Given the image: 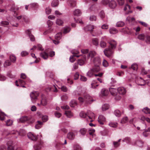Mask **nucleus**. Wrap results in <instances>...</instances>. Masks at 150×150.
<instances>
[{
    "label": "nucleus",
    "instance_id": "1",
    "mask_svg": "<svg viewBox=\"0 0 150 150\" xmlns=\"http://www.w3.org/2000/svg\"><path fill=\"white\" fill-rule=\"evenodd\" d=\"M101 63V59L99 57H94V72H97L100 70V66Z\"/></svg>",
    "mask_w": 150,
    "mask_h": 150
},
{
    "label": "nucleus",
    "instance_id": "4",
    "mask_svg": "<svg viewBox=\"0 0 150 150\" xmlns=\"http://www.w3.org/2000/svg\"><path fill=\"white\" fill-rule=\"evenodd\" d=\"M104 52L105 55L109 57L111 56L113 53V51L110 48H106L104 51Z\"/></svg>",
    "mask_w": 150,
    "mask_h": 150
},
{
    "label": "nucleus",
    "instance_id": "10",
    "mask_svg": "<svg viewBox=\"0 0 150 150\" xmlns=\"http://www.w3.org/2000/svg\"><path fill=\"white\" fill-rule=\"evenodd\" d=\"M30 31L31 30L30 29H28L26 31V32L29 36L30 40L32 41H33L35 40V38L34 36L31 34Z\"/></svg>",
    "mask_w": 150,
    "mask_h": 150
},
{
    "label": "nucleus",
    "instance_id": "61",
    "mask_svg": "<svg viewBox=\"0 0 150 150\" xmlns=\"http://www.w3.org/2000/svg\"><path fill=\"white\" fill-rule=\"evenodd\" d=\"M76 59L74 58V56H70L69 58L70 61L71 62H73Z\"/></svg>",
    "mask_w": 150,
    "mask_h": 150
},
{
    "label": "nucleus",
    "instance_id": "21",
    "mask_svg": "<svg viewBox=\"0 0 150 150\" xmlns=\"http://www.w3.org/2000/svg\"><path fill=\"white\" fill-rule=\"evenodd\" d=\"M28 119L27 117L24 116L21 117L19 119V120L21 122H24L28 120Z\"/></svg>",
    "mask_w": 150,
    "mask_h": 150
},
{
    "label": "nucleus",
    "instance_id": "29",
    "mask_svg": "<svg viewBox=\"0 0 150 150\" xmlns=\"http://www.w3.org/2000/svg\"><path fill=\"white\" fill-rule=\"evenodd\" d=\"M109 106L107 104H104L102 107V109L103 111H105L108 109Z\"/></svg>",
    "mask_w": 150,
    "mask_h": 150
},
{
    "label": "nucleus",
    "instance_id": "35",
    "mask_svg": "<svg viewBox=\"0 0 150 150\" xmlns=\"http://www.w3.org/2000/svg\"><path fill=\"white\" fill-rule=\"evenodd\" d=\"M143 142L140 140H138L137 141L136 143L134 144H136L137 146L139 147H141L143 145Z\"/></svg>",
    "mask_w": 150,
    "mask_h": 150
},
{
    "label": "nucleus",
    "instance_id": "59",
    "mask_svg": "<svg viewBox=\"0 0 150 150\" xmlns=\"http://www.w3.org/2000/svg\"><path fill=\"white\" fill-rule=\"evenodd\" d=\"M119 5L122 6L124 4V0H117Z\"/></svg>",
    "mask_w": 150,
    "mask_h": 150
},
{
    "label": "nucleus",
    "instance_id": "40",
    "mask_svg": "<svg viewBox=\"0 0 150 150\" xmlns=\"http://www.w3.org/2000/svg\"><path fill=\"white\" fill-rule=\"evenodd\" d=\"M47 102L45 99H42L41 101L40 104L43 106H45L47 105Z\"/></svg>",
    "mask_w": 150,
    "mask_h": 150
},
{
    "label": "nucleus",
    "instance_id": "46",
    "mask_svg": "<svg viewBox=\"0 0 150 150\" xmlns=\"http://www.w3.org/2000/svg\"><path fill=\"white\" fill-rule=\"evenodd\" d=\"M122 141L123 142H126L127 144H130L131 142V140L130 138L128 137L125 138Z\"/></svg>",
    "mask_w": 150,
    "mask_h": 150
},
{
    "label": "nucleus",
    "instance_id": "20",
    "mask_svg": "<svg viewBox=\"0 0 150 150\" xmlns=\"http://www.w3.org/2000/svg\"><path fill=\"white\" fill-rule=\"evenodd\" d=\"M101 93L103 96H105L108 94V90L103 88L101 90Z\"/></svg>",
    "mask_w": 150,
    "mask_h": 150
},
{
    "label": "nucleus",
    "instance_id": "44",
    "mask_svg": "<svg viewBox=\"0 0 150 150\" xmlns=\"http://www.w3.org/2000/svg\"><path fill=\"white\" fill-rule=\"evenodd\" d=\"M109 125L111 127H116L117 125V123L116 122H111L109 124Z\"/></svg>",
    "mask_w": 150,
    "mask_h": 150
},
{
    "label": "nucleus",
    "instance_id": "41",
    "mask_svg": "<svg viewBox=\"0 0 150 150\" xmlns=\"http://www.w3.org/2000/svg\"><path fill=\"white\" fill-rule=\"evenodd\" d=\"M128 120L127 117H124L122 119L121 122L122 124L125 123L127 122Z\"/></svg>",
    "mask_w": 150,
    "mask_h": 150
},
{
    "label": "nucleus",
    "instance_id": "31",
    "mask_svg": "<svg viewBox=\"0 0 150 150\" xmlns=\"http://www.w3.org/2000/svg\"><path fill=\"white\" fill-rule=\"evenodd\" d=\"M56 23L57 24L59 25H62L63 24V21L61 19H58L57 20Z\"/></svg>",
    "mask_w": 150,
    "mask_h": 150
},
{
    "label": "nucleus",
    "instance_id": "5",
    "mask_svg": "<svg viewBox=\"0 0 150 150\" xmlns=\"http://www.w3.org/2000/svg\"><path fill=\"white\" fill-rule=\"evenodd\" d=\"M94 28L93 25H89L86 26L85 28L86 31H87L90 32L93 36V29Z\"/></svg>",
    "mask_w": 150,
    "mask_h": 150
},
{
    "label": "nucleus",
    "instance_id": "45",
    "mask_svg": "<svg viewBox=\"0 0 150 150\" xmlns=\"http://www.w3.org/2000/svg\"><path fill=\"white\" fill-rule=\"evenodd\" d=\"M103 65L105 67H107L109 65L108 62L105 59H104L103 62Z\"/></svg>",
    "mask_w": 150,
    "mask_h": 150
},
{
    "label": "nucleus",
    "instance_id": "63",
    "mask_svg": "<svg viewBox=\"0 0 150 150\" xmlns=\"http://www.w3.org/2000/svg\"><path fill=\"white\" fill-rule=\"evenodd\" d=\"M80 79L81 81H86L87 80V79L86 77L82 76H81V78Z\"/></svg>",
    "mask_w": 150,
    "mask_h": 150
},
{
    "label": "nucleus",
    "instance_id": "26",
    "mask_svg": "<svg viewBox=\"0 0 150 150\" xmlns=\"http://www.w3.org/2000/svg\"><path fill=\"white\" fill-rule=\"evenodd\" d=\"M144 41L146 44H150V36L148 35H146Z\"/></svg>",
    "mask_w": 150,
    "mask_h": 150
},
{
    "label": "nucleus",
    "instance_id": "34",
    "mask_svg": "<svg viewBox=\"0 0 150 150\" xmlns=\"http://www.w3.org/2000/svg\"><path fill=\"white\" fill-rule=\"evenodd\" d=\"M11 64V62L8 60H6L4 63V66L5 67H6Z\"/></svg>",
    "mask_w": 150,
    "mask_h": 150
},
{
    "label": "nucleus",
    "instance_id": "60",
    "mask_svg": "<svg viewBox=\"0 0 150 150\" xmlns=\"http://www.w3.org/2000/svg\"><path fill=\"white\" fill-rule=\"evenodd\" d=\"M42 120L43 122H46L48 120V116L46 115L42 117Z\"/></svg>",
    "mask_w": 150,
    "mask_h": 150
},
{
    "label": "nucleus",
    "instance_id": "37",
    "mask_svg": "<svg viewBox=\"0 0 150 150\" xmlns=\"http://www.w3.org/2000/svg\"><path fill=\"white\" fill-rule=\"evenodd\" d=\"M142 111L145 114H148L150 113V110L147 107L144 108L143 109Z\"/></svg>",
    "mask_w": 150,
    "mask_h": 150
},
{
    "label": "nucleus",
    "instance_id": "54",
    "mask_svg": "<svg viewBox=\"0 0 150 150\" xmlns=\"http://www.w3.org/2000/svg\"><path fill=\"white\" fill-rule=\"evenodd\" d=\"M88 132L90 135L93 137L94 134V129H89L88 130Z\"/></svg>",
    "mask_w": 150,
    "mask_h": 150
},
{
    "label": "nucleus",
    "instance_id": "14",
    "mask_svg": "<svg viewBox=\"0 0 150 150\" xmlns=\"http://www.w3.org/2000/svg\"><path fill=\"white\" fill-rule=\"evenodd\" d=\"M40 56L44 59H47L48 57V54L45 52H43L40 54Z\"/></svg>",
    "mask_w": 150,
    "mask_h": 150
},
{
    "label": "nucleus",
    "instance_id": "38",
    "mask_svg": "<svg viewBox=\"0 0 150 150\" xmlns=\"http://www.w3.org/2000/svg\"><path fill=\"white\" fill-rule=\"evenodd\" d=\"M150 132V128H149L148 129H146L143 133V134L145 137H147L149 135V134L146 132Z\"/></svg>",
    "mask_w": 150,
    "mask_h": 150
},
{
    "label": "nucleus",
    "instance_id": "9",
    "mask_svg": "<svg viewBox=\"0 0 150 150\" xmlns=\"http://www.w3.org/2000/svg\"><path fill=\"white\" fill-rule=\"evenodd\" d=\"M117 91L118 93L121 95H124L126 93V90L125 88L123 87H120L118 88Z\"/></svg>",
    "mask_w": 150,
    "mask_h": 150
},
{
    "label": "nucleus",
    "instance_id": "48",
    "mask_svg": "<svg viewBox=\"0 0 150 150\" xmlns=\"http://www.w3.org/2000/svg\"><path fill=\"white\" fill-rule=\"evenodd\" d=\"M60 89L62 91L64 92H66L68 91V89L67 88L64 86H62L60 88Z\"/></svg>",
    "mask_w": 150,
    "mask_h": 150
},
{
    "label": "nucleus",
    "instance_id": "51",
    "mask_svg": "<svg viewBox=\"0 0 150 150\" xmlns=\"http://www.w3.org/2000/svg\"><path fill=\"white\" fill-rule=\"evenodd\" d=\"M100 46L103 48H104L105 47L106 45V43L103 41H101L100 42Z\"/></svg>",
    "mask_w": 150,
    "mask_h": 150
},
{
    "label": "nucleus",
    "instance_id": "7",
    "mask_svg": "<svg viewBox=\"0 0 150 150\" xmlns=\"http://www.w3.org/2000/svg\"><path fill=\"white\" fill-rule=\"evenodd\" d=\"M109 7L112 9L115 8L117 6L116 2L113 0H111L110 1L108 4Z\"/></svg>",
    "mask_w": 150,
    "mask_h": 150
},
{
    "label": "nucleus",
    "instance_id": "43",
    "mask_svg": "<svg viewBox=\"0 0 150 150\" xmlns=\"http://www.w3.org/2000/svg\"><path fill=\"white\" fill-rule=\"evenodd\" d=\"M80 116L81 117L83 118H86L87 116V114L83 112H81L79 114Z\"/></svg>",
    "mask_w": 150,
    "mask_h": 150
},
{
    "label": "nucleus",
    "instance_id": "42",
    "mask_svg": "<svg viewBox=\"0 0 150 150\" xmlns=\"http://www.w3.org/2000/svg\"><path fill=\"white\" fill-rule=\"evenodd\" d=\"M4 115H5L4 113L0 110V120H4L5 118Z\"/></svg>",
    "mask_w": 150,
    "mask_h": 150
},
{
    "label": "nucleus",
    "instance_id": "28",
    "mask_svg": "<svg viewBox=\"0 0 150 150\" xmlns=\"http://www.w3.org/2000/svg\"><path fill=\"white\" fill-rule=\"evenodd\" d=\"M79 132L83 136L86 134L87 130L85 128H83L80 129Z\"/></svg>",
    "mask_w": 150,
    "mask_h": 150
},
{
    "label": "nucleus",
    "instance_id": "13",
    "mask_svg": "<svg viewBox=\"0 0 150 150\" xmlns=\"http://www.w3.org/2000/svg\"><path fill=\"white\" fill-rule=\"evenodd\" d=\"M109 91L112 95L115 96L117 95V90L111 88H109Z\"/></svg>",
    "mask_w": 150,
    "mask_h": 150
},
{
    "label": "nucleus",
    "instance_id": "8",
    "mask_svg": "<svg viewBox=\"0 0 150 150\" xmlns=\"http://www.w3.org/2000/svg\"><path fill=\"white\" fill-rule=\"evenodd\" d=\"M106 121L105 118L103 115H100L98 117V122L101 125H103V122Z\"/></svg>",
    "mask_w": 150,
    "mask_h": 150
},
{
    "label": "nucleus",
    "instance_id": "24",
    "mask_svg": "<svg viewBox=\"0 0 150 150\" xmlns=\"http://www.w3.org/2000/svg\"><path fill=\"white\" fill-rule=\"evenodd\" d=\"M146 35L143 34L139 35L137 37L139 39L142 41H144Z\"/></svg>",
    "mask_w": 150,
    "mask_h": 150
},
{
    "label": "nucleus",
    "instance_id": "49",
    "mask_svg": "<svg viewBox=\"0 0 150 150\" xmlns=\"http://www.w3.org/2000/svg\"><path fill=\"white\" fill-rule=\"evenodd\" d=\"M128 30H129L128 28L126 27L125 28H123L122 29L120 30V31L121 32H122L123 33H128Z\"/></svg>",
    "mask_w": 150,
    "mask_h": 150
},
{
    "label": "nucleus",
    "instance_id": "19",
    "mask_svg": "<svg viewBox=\"0 0 150 150\" xmlns=\"http://www.w3.org/2000/svg\"><path fill=\"white\" fill-rule=\"evenodd\" d=\"M109 31L110 34H115L118 32V30L116 28H110L109 30Z\"/></svg>",
    "mask_w": 150,
    "mask_h": 150
},
{
    "label": "nucleus",
    "instance_id": "50",
    "mask_svg": "<svg viewBox=\"0 0 150 150\" xmlns=\"http://www.w3.org/2000/svg\"><path fill=\"white\" fill-rule=\"evenodd\" d=\"M45 12L47 14H49L51 12V9L49 7H47L45 9Z\"/></svg>",
    "mask_w": 150,
    "mask_h": 150
},
{
    "label": "nucleus",
    "instance_id": "25",
    "mask_svg": "<svg viewBox=\"0 0 150 150\" xmlns=\"http://www.w3.org/2000/svg\"><path fill=\"white\" fill-rule=\"evenodd\" d=\"M121 112L118 110H115L114 111V114L117 117H120L121 115Z\"/></svg>",
    "mask_w": 150,
    "mask_h": 150
},
{
    "label": "nucleus",
    "instance_id": "55",
    "mask_svg": "<svg viewBox=\"0 0 150 150\" xmlns=\"http://www.w3.org/2000/svg\"><path fill=\"white\" fill-rule=\"evenodd\" d=\"M13 122L12 120H7L6 122V124L8 126H10L12 124Z\"/></svg>",
    "mask_w": 150,
    "mask_h": 150
},
{
    "label": "nucleus",
    "instance_id": "15",
    "mask_svg": "<svg viewBox=\"0 0 150 150\" xmlns=\"http://www.w3.org/2000/svg\"><path fill=\"white\" fill-rule=\"evenodd\" d=\"M64 114L66 115L67 117L68 118H71L73 115V114L69 110L66 111Z\"/></svg>",
    "mask_w": 150,
    "mask_h": 150
},
{
    "label": "nucleus",
    "instance_id": "36",
    "mask_svg": "<svg viewBox=\"0 0 150 150\" xmlns=\"http://www.w3.org/2000/svg\"><path fill=\"white\" fill-rule=\"evenodd\" d=\"M124 23L122 21L118 22L116 24V26L117 27H122L124 25Z\"/></svg>",
    "mask_w": 150,
    "mask_h": 150
},
{
    "label": "nucleus",
    "instance_id": "32",
    "mask_svg": "<svg viewBox=\"0 0 150 150\" xmlns=\"http://www.w3.org/2000/svg\"><path fill=\"white\" fill-rule=\"evenodd\" d=\"M77 105V103L75 100H72L70 103V106L71 107H74Z\"/></svg>",
    "mask_w": 150,
    "mask_h": 150
},
{
    "label": "nucleus",
    "instance_id": "22",
    "mask_svg": "<svg viewBox=\"0 0 150 150\" xmlns=\"http://www.w3.org/2000/svg\"><path fill=\"white\" fill-rule=\"evenodd\" d=\"M88 57V58L90 59L92 61H94V54L93 51H91L89 52Z\"/></svg>",
    "mask_w": 150,
    "mask_h": 150
},
{
    "label": "nucleus",
    "instance_id": "58",
    "mask_svg": "<svg viewBox=\"0 0 150 150\" xmlns=\"http://www.w3.org/2000/svg\"><path fill=\"white\" fill-rule=\"evenodd\" d=\"M84 98H83L81 97H80L79 98L78 100L79 101V102L81 103H82L85 101V99L84 97Z\"/></svg>",
    "mask_w": 150,
    "mask_h": 150
},
{
    "label": "nucleus",
    "instance_id": "6",
    "mask_svg": "<svg viewBox=\"0 0 150 150\" xmlns=\"http://www.w3.org/2000/svg\"><path fill=\"white\" fill-rule=\"evenodd\" d=\"M27 135L28 138L32 140L36 141L37 139V137L31 132H29Z\"/></svg>",
    "mask_w": 150,
    "mask_h": 150
},
{
    "label": "nucleus",
    "instance_id": "47",
    "mask_svg": "<svg viewBox=\"0 0 150 150\" xmlns=\"http://www.w3.org/2000/svg\"><path fill=\"white\" fill-rule=\"evenodd\" d=\"M109 0H102L101 1L102 4L104 5H106L108 4H109Z\"/></svg>",
    "mask_w": 150,
    "mask_h": 150
},
{
    "label": "nucleus",
    "instance_id": "57",
    "mask_svg": "<svg viewBox=\"0 0 150 150\" xmlns=\"http://www.w3.org/2000/svg\"><path fill=\"white\" fill-rule=\"evenodd\" d=\"M131 68L134 70H136L137 68V65L136 64H133L132 65Z\"/></svg>",
    "mask_w": 150,
    "mask_h": 150
},
{
    "label": "nucleus",
    "instance_id": "33",
    "mask_svg": "<svg viewBox=\"0 0 150 150\" xmlns=\"http://www.w3.org/2000/svg\"><path fill=\"white\" fill-rule=\"evenodd\" d=\"M10 59L11 60V62L14 63L16 61V57L15 55L12 54L10 56Z\"/></svg>",
    "mask_w": 150,
    "mask_h": 150
},
{
    "label": "nucleus",
    "instance_id": "39",
    "mask_svg": "<svg viewBox=\"0 0 150 150\" xmlns=\"http://www.w3.org/2000/svg\"><path fill=\"white\" fill-rule=\"evenodd\" d=\"M61 37L62 33H59L56 35L55 38L56 40H59L60 39Z\"/></svg>",
    "mask_w": 150,
    "mask_h": 150
},
{
    "label": "nucleus",
    "instance_id": "27",
    "mask_svg": "<svg viewBox=\"0 0 150 150\" xmlns=\"http://www.w3.org/2000/svg\"><path fill=\"white\" fill-rule=\"evenodd\" d=\"M59 4L58 1V0H53L51 3V5L52 6H57Z\"/></svg>",
    "mask_w": 150,
    "mask_h": 150
},
{
    "label": "nucleus",
    "instance_id": "16",
    "mask_svg": "<svg viewBox=\"0 0 150 150\" xmlns=\"http://www.w3.org/2000/svg\"><path fill=\"white\" fill-rule=\"evenodd\" d=\"M68 3L69 5L72 7H75L76 5V2L72 0H69Z\"/></svg>",
    "mask_w": 150,
    "mask_h": 150
},
{
    "label": "nucleus",
    "instance_id": "62",
    "mask_svg": "<svg viewBox=\"0 0 150 150\" xmlns=\"http://www.w3.org/2000/svg\"><path fill=\"white\" fill-rule=\"evenodd\" d=\"M28 54V53L26 51H23L21 52V54L22 56L23 57L27 55Z\"/></svg>",
    "mask_w": 150,
    "mask_h": 150
},
{
    "label": "nucleus",
    "instance_id": "64",
    "mask_svg": "<svg viewBox=\"0 0 150 150\" xmlns=\"http://www.w3.org/2000/svg\"><path fill=\"white\" fill-rule=\"evenodd\" d=\"M1 23L3 25L5 26L9 24V22L7 21H2L1 22Z\"/></svg>",
    "mask_w": 150,
    "mask_h": 150
},
{
    "label": "nucleus",
    "instance_id": "2",
    "mask_svg": "<svg viewBox=\"0 0 150 150\" xmlns=\"http://www.w3.org/2000/svg\"><path fill=\"white\" fill-rule=\"evenodd\" d=\"M39 95V93L36 91H33L30 93V96L31 100L33 103H35V102Z\"/></svg>",
    "mask_w": 150,
    "mask_h": 150
},
{
    "label": "nucleus",
    "instance_id": "53",
    "mask_svg": "<svg viewBox=\"0 0 150 150\" xmlns=\"http://www.w3.org/2000/svg\"><path fill=\"white\" fill-rule=\"evenodd\" d=\"M99 16L102 18H104L105 16L104 11H101L99 13Z\"/></svg>",
    "mask_w": 150,
    "mask_h": 150
},
{
    "label": "nucleus",
    "instance_id": "23",
    "mask_svg": "<svg viewBox=\"0 0 150 150\" xmlns=\"http://www.w3.org/2000/svg\"><path fill=\"white\" fill-rule=\"evenodd\" d=\"M130 9V6L129 5H128V4H126L125 5L124 7V10L125 11H128V12L126 13V14H128L129 13H132V11H129Z\"/></svg>",
    "mask_w": 150,
    "mask_h": 150
},
{
    "label": "nucleus",
    "instance_id": "11",
    "mask_svg": "<svg viewBox=\"0 0 150 150\" xmlns=\"http://www.w3.org/2000/svg\"><path fill=\"white\" fill-rule=\"evenodd\" d=\"M109 43L111 48L113 49L115 48L117 45L116 42L113 40H111L109 42Z\"/></svg>",
    "mask_w": 150,
    "mask_h": 150
},
{
    "label": "nucleus",
    "instance_id": "3",
    "mask_svg": "<svg viewBox=\"0 0 150 150\" xmlns=\"http://www.w3.org/2000/svg\"><path fill=\"white\" fill-rule=\"evenodd\" d=\"M84 97L85 99V102L88 104H91L93 101V97L89 94H87L84 96Z\"/></svg>",
    "mask_w": 150,
    "mask_h": 150
},
{
    "label": "nucleus",
    "instance_id": "52",
    "mask_svg": "<svg viewBox=\"0 0 150 150\" xmlns=\"http://www.w3.org/2000/svg\"><path fill=\"white\" fill-rule=\"evenodd\" d=\"M70 30V29L69 28H64L63 33L64 34H66L69 33Z\"/></svg>",
    "mask_w": 150,
    "mask_h": 150
},
{
    "label": "nucleus",
    "instance_id": "56",
    "mask_svg": "<svg viewBox=\"0 0 150 150\" xmlns=\"http://www.w3.org/2000/svg\"><path fill=\"white\" fill-rule=\"evenodd\" d=\"M84 63V61L83 59H79L78 60V64L81 66L83 65Z\"/></svg>",
    "mask_w": 150,
    "mask_h": 150
},
{
    "label": "nucleus",
    "instance_id": "12",
    "mask_svg": "<svg viewBox=\"0 0 150 150\" xmlns=\"http://www.w3.org/2000/svg\"><path fill=\"white\" fill-rule=\"evenodd\" d=\"M75 135L72 132H70L67 134V138L70 140H73L75 138Z\"/></svg>",
    "mask_w": 150,
    "mask_h": 150
},
{
    "label": "nucleus",
    "instance_id": "17",
    "mask_svg": "<svg viewBox=\"0 0 150 150\" xmlns=\"http://www.w3.org/2000/svg\"><path fill=\"white\" fill-rule=\"evenodd\" d=\"M93 74L94 69L93 68H92L88 71L87 74V75L89 77H91L93 76Z\"/></svg>",
    "mask_w": 150,
    "mask_h": 150
},
{
    "label": "nucleus",
    "instance_id": "30",
    "mask_svg": "<svg viewBox=\"0 0 150 150\" xmlns=\"http://www.w3.org/2000/svg\"><path fill=\"white\" fill-rule=\"evenodd\" d=\"M38 124H37L35 126V128L37 129H38L40 128L42 125L43 124V123L40 121H38L37 122Z\"/></svg>",
    "mask_w": 150,
    "mask_h": 150
},
{
    "label": "nucleus",
    "instance_id": "18",
    "mask_svg": "<svg viewBox=\"0 0 150 150\" xmlns=\"http://www.w3.org/2000/svg\"><path fill=\"white\" fill-rule=\"evenodd\" d=\"M81 14V11L79 9H76L73 12V14L74 16H80Z\"/></svg>",
    "mask_w": 150,
    "mask_h": 150
}]
</instances>
